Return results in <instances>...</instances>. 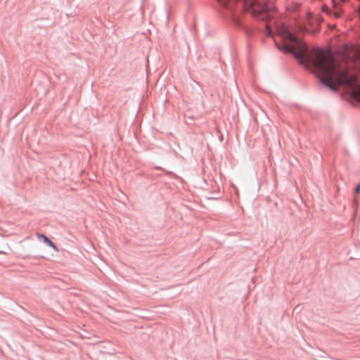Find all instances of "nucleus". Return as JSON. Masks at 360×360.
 <instances>
[{"instance_id":"6e6552de","label":"nucleus","mask_w":360,"mask_h":360,"mask_svg":"<svg viewBox=\"0 0 360 360\" xmlns=\"http://www.w3.org/2000/svg\"><path fill=\"white\" fill-rule=\"evenodd\" d=\"M336 0H333V4H334V6L336 8L337 7V4L335 2Z\"/></svg>"},{"instance_id":"f03ea898","label":"nucleus","mask_w":360,"mask_h":360,"mask_svg":"<svg viewBox=\"0 0 360 360\" xmlns=\"http://www.w3.org/2000/svg\"><path fill=\"white\" fill-rule=\"evenodd\" d=\"M244 6L247 11L252 13H263L271 9V6L269 2L265 0H242Z\"/></svg>"},{"instance_id":"20e7f679","label":"nucleus","mask_w":360,"mask_h":360,"mask_svg":"<svg viewBox=\"0 0 360 360\" xmlns=\"http://www.w3.org/2000/svg\"><path fill=\"white\" fill-rule=\"evenodd\" d=\"M221 6L231 8L234 0H217Z\"/></svg>"},{"instance_id":"423d86ee","label":"nucleus","mask_w":360,"mask_h":360,"mask_svg":"<svg viewBox=\"0 0 360 360\" xmlns=\"http://www.w3.org/2000/svg\"><path fill=\"white\" fill-rule=\"evenodd\" d=\"M266 29L268 30V34H271V30H270V25H269V22L266 23Z\"/></svg>"},{"instance_id":"39448f33","label":"nucleus","mask_w":360,"mask_h":360,"mask_svg":"<svg viewBox=\"0 0 360 360\" xmlns=\"http://www.w3.org/2000/svg\"><path fill=\"white\" fill-rule=\"evenodd\" d=\"M330 14L333 15L335 18H338L340 15V13L338 10L332 11Z\"/></svg>"},{"instance_id":"0eeeda50","label":"nucleus","mask_w":360,"mask_h":360,"mask_svg":"<svg viewBox=\"0 0 360 360\" xmlns=\"http://www.w3.org/2000/svg\"><path fill=\"white\" fill-rule=\"evenodd\" d=\"M355 192H356V193H360V184L356 186Z\"/></svg>"},{"instance_id":"f257e3e1","label":"nucleus","mask_w":360,"mask_h":360,"mask_svg":"<svg viewBox=\"0 0 360 360\" xmlns=\"http://www.w3.org/2000/svg\"><path fill=\"white\" fill-rule=\"evenodd\" d=\"M277 35L283 41L279 45L275 39L278 49L292 53L301 63L311 68L321 82L330 89L336 90L340 86L349 88L353 97L360 101V85H357L356 73L346 62H338L330 53L320 49L309 51L285 25L277 27ZM355 56L360 62V48L356 49Z\"/></svg>"},{"instance_id":"7ed1b4c3","label":"nucleus","mask_w":360,"mask_h":360,"mask_svg":"<svg viewBox=\"0 0 360 360\" xmlns=\"http://www.w3.org/2000/svg\"><path fill=\"white\" fill-rule=\"evenodd\" d=\"M37 236L39 239L42 240L47 245L51 247L55 251H56V252L58 251V249L54 245V243L45 235L41 234V233H37Z\"/></svg>"}]
</instances>
